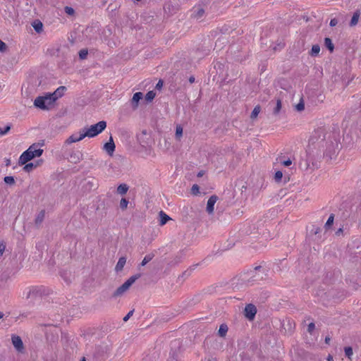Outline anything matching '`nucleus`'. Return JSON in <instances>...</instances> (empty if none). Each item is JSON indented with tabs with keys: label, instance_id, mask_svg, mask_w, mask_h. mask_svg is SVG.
Returning a JSON list of instances; mask_svg holds the SVG:
<instances>
[{
	"label": "nucleus",
	"instance_id": "72a5a7b5",
	"mask_svg": "<svg viewBox=\"0 0 361 361\" xmlns=\"http://www.w3.org/2000/svg\"><path fill=\"white\" fill-rule=\"evenodd\" d=\"M10 129H11V126L10 125H7L4 128H1L0 127V135H6L10 130Z\"/></svg>",
	"mask_w": 361,
	"mask_h": 361
},
{
	"label": "nucleus",
	"instance_id": "b1692460",
	"mask_svg": "<svg viewBox=\"0 0 361 361\" xmlns=\"http://www.w3.org/2000/svg\"><path fill=\"white\" fill-rule=\"evenodd\" d=\"M281 107H282L281 101V99H279L276 100V106L273 110L274 114L278 115L279 114V112L281 111Z\"/></svg>",
	"mask_w": 361,
	"mask_h": 361
},
{
	"label": "nucleus",
	"instance_id": "bf43d9fd",
	"mask_svg": "<svg viewBox=\"0 0 361 361\" xmlns=\"http://www.w3.org/2000/svg\"><path fill=\"white\" fill-rule=\"evenodd\" d=\"M8 164H9V160H8V161H6V166H8Z\"/></svg>",
	"mask_w": 361,
	"mask_h": 361
},
{
	"label": "nucleus",
	"instance_id": "864d4df0",
	"mask_svg": "<svg viewBox=\"0 0 361 361\" xmlns=\"http://www.w3.org/2000/svg\"><path fill=\"white\" fill-rule=\"evenodd\" d=\"M328 361H331L333 360V357L331 355H329L327 357Z\"/></svg>",
	"mask_w": 361,
	"mask_h": 361
},
{
	"label": "nucleus",
	"instance_id": "9d476101",
	"mask_svg": "<svg viewBox=\"0 0 361 361\" xmlns=\"http://www.w3.org/2000/svg\"><path fill=\"white\" fill-rule=\"evenodd\" d=\"M310 320V318H307L306 319H305L302 322V325L304 327H307V331L308 333L312 334L315 329V324L313 319H312L311 321Z\"/></svg>",
	"mask_w": 361,
	"mask_h": 361
},
{
	"label": "nucleus",
	"instance_id": "ea45409f",
	"mask_svg": "<svg viewBox=\"0 0 361 361\" xmlns=\"http://www.w3.org/2000/svg\"><path fill=\"white\" fill-rule=\"evenodd\" d=\"M4 182L7 184H13L15 180L12 176H6L4 178Z\"/></svg>",
	"mask_w": 361,
	"mask_h": 361
},
{
	"label": "nucleus",
	"instance_id": "603ef678",
	"mask_svg": "<svg viewBox=\"0 0 361 361\" xmlns=\"http://www.w3.org/2000/svg\"><path fill=\"white\" fill-rule=\"evenodd\" d=\"M189 81H190V83H192L195 81V78L194 77H190L189 78Z\"/></svg>",
	"mask_w": 361,
	"mask_h": 361
},
{
	"label": "nucleus",
	"instance_id": "a878e982",
	"mask_svg": "<svg viewBox=\"0 0 361 361\" xmlns=\"http://www.w3.org/2000/svg\"><path fill=\"white\" fill-rule=\"evenodd\" d=\"M260 110H261L260 106H256L251 113L250 118L252 119L256 118L257 117L258 114H259Z\"/></svg>",
	"mask_w": 361,
	"mask_h": 361
},
{
	"label": "nucleus",
	"instance_id": "1a4fd4ad",
	"mask_svg": "<svg viewBox=\"0 0 361 361\" xmlns=\"http://www.w3.org/2000/svg\"><path fill=\"white\" fill-rule=\"evenodd\" d=\"M217 199L218 198L216 195H212L209 198L206 208V210L208 212V214H213L214 210V204L216 202Z\"/></svg>",
	"mask_w": 361,
	"mask_h": 361
},
{
	"label": "nucleus",
	"instance_id": "5701e85b",
	"mask_svg": "<svg viewBox=\"0 0 361 361\" xmlns=\"http://www.w3.org/2000/svg\"><path fill=\"white\" fill-rule=\"evenodd\" d=\"M324 44L326 46V47L331 51L332 52L334 49V44L332 43V41L330 38L329 37H326L325 39H324Z\"/></svg>",
	"mask_w": 361,
	"mask_h": 361
},
{
	"label": "nucleus",
	"instance_id": "3c124183",
	"mask_svg": "<svg viewBox=\"0 0 361 361\" xmlns=\"http://www.w3.org/2000/svg\"><path fill=\"white\" fill-rule=\"evenodd\" d=\"M329 342H330V337L326 336V338H325V343H326V344H329Z\"/></svg>",
	"mask_w": 361,
	"mask_h": 361
},
{
	"label": "nucleus",
	"instance_id": "f8f14e48",
	"mask_svg": "<svg viewBox=\"0 0 361 361\" xmlns=\"http://www.w3.org/2000/svg\"><path fill=\"white\" fill-rule=\"evenodd\" d=\"M37 293H38V290L37 288L29 287L24 290L23 295L26 299H29L30 298H32L35 295H37Z\"/></svg>",
	"mask_w": 361,
	"mask_h": 361
},
{
	"label": "nucleus",
	"instance_id": "052dcab7",
	"mask_svg": "<svg viewBox=\"0 0 361 361\" xmlns=\"http://www.w3.org/2000/svg\"><path fill=\"white\" fill-rule=\"evenodd\" d=\"M8 164H9V160H8V161H6V166H8Z\"/></svg>",
	"mask_w": 361,
	"mask_h": 361
},
{
	"label": "nucleus",
	"instance_id": "5fc2aeb1",
	"mask_svg": "<svg viewBox=\"0 0 361 361\" xmlns=\"http://www.w3.org/2000/svg\"><path fill=\"white\" fill-rule=\"evenodd\" d=\"M4 316L3 313L0 312V319L2 318Z\"/></svg>",
	"mask_w": 361,
	"mask_h": 361
},
{
	"label": "nucleus",
	"instance_id": "f704fd0d",
	"mask_svg": "<svg viewBox=\"0 0 361 361\" xmlns=\"http://www.w3.org/2000/svg\"><path fill=\"white\" fill-rule=\"evenodd\" d=\"M345 355L349 358L350 359L351 358V356L353 355V349L351 347H346L345 348Z\"/></svg>",
	"mask_w": 361,
	"mask_h": 361
},
{
	"label": "nucleus",
	"instance_id": "a18cd8bd",
	"mask_svg": "<svg viewBox=\"0 0 361 361\" xmlns=\"http://www.w3.org/2000/svg\"><path fill=\"white\" fill-rule=\"evenodd\" d=\"M337 23H338V21L336 19H335V18L331 19L330 21V26L334 27L337 25Z\"/></svg>",
	"mask_w": 361,
	"mask_h": 361
},
{
	"label": "nucleus",
	"instance_id": "6ab92c4d",
	"mask_svg": "<svg viewBox=\"0 0 361 361\" xmlns=\"http://www.w3.org/2000/svg\"><path fill=\"white\" fill-rule=\"evenodd\" d=\"M359 18H360V11H357L354 13L352 18H351V20H350V26H355L357 25V23H358V20H359Z\"/></svg>",
	"mask_w": 361,
	"mask_h": 361
},
{
	"label": "nucleus",
	"instance_id": "4468645a",
	"mask_svg": "<svg viewBox=\"0 0 361 361\" xmlns=\"http://www.w3.org/2000/svg\"><path fill=\"white\" fill-rule=\"evenodd\" d=\"M143 94L142 92H138L133 94L131 102L133 108H137L139 101L142 99Z\"/></svg>",
	"mask_w": 361,
	"mask_h": 361
},
{
	"label": "nucleus",
	"instance_id": "e433bc0d",
	"mask_svg": "<svg viewBox=\"0 0 361 361\" xmlns=\"http://www.w3.org/2000/svg\"><path fill=\"white\" fill-rule=\"evenodd\" d=\"M282 177H283V173L281 171H278L275 173L274 178H275L276 181H277V182L281 181Z\"/></svg>",
	"mask_w": 361,
	"mask_h": 361
},
{
	"label": "nucleus",
	"instance_id": "aec40b11",
	"mask_svg": "<svg viewBox=\"0 0 361 361\" xmlns=\"http://www.w3.org/2000/svg\"><path fill=\"white\" fill-rule=\"evenodd\" d=\"M128 190V186L126 184H121L117 188V192L120 195H125Z\"/></svg>",
	"mask_w": 361,
	"mask_h": 361
},
{
	"label": "nucleus",
	"instance_id": "c85d7f7f",
	"mask_svg": "<svg viewBox=\"0 0 361 361\" xmlns=\"http://www.w3.org/2000/svg\"><path fill=\"white\" fill-rule=\"evenodd\" d=\"M295 109L298 111H302L305 109V104L303 99L301 98L300 102L295 106Z\"/></svg>",
	"mask_w": 361,
	"mask_h": 361
},
{
	"label": "nucleus",
	"instance_id": "de8ad7c7",
	"mask_svg": "<svg viewBox=\"0 0 361 361\" xmlns=\"http://www.w3.org/2000/svg\"><path fill=\"white\" fill-rule=\"evenodd\" d=\"M312 55L316 54V45H313L311 49Z\"/></svg>",
	"mask_w": 361,
	"mask_h": 361
},
{
	"label": "nucleus",
	"instance_id": "37998d69",
	"mask_svg": "<svg viewBox=\"0 0 361 361\" xmlns=\"http://www.w3.org/2000/svg\"><path fill=\"white\" fill-rule=\"evenodd\" d=\"M5 247V245L3 243H0V256L3 255Z\"/></svg>",
	"mask_w": 361,
	"mask_h": 361
},
{
	"label": "nucleus",
	"instance_id": "473e14b6",
	"mask_svg": "<svg viewBox=\"0 0 361 361\" xmlns=\"http://www.w3.org/2000/svg\"><path fill=\"white\" fill-rule=\"evenodd\" d=\"M334 214H331L329 216L327 221L326 222L325 227L326 228L330 227L333 224V223H334Z\"/></svg>",
	"mask_w": 361,
	"mask_h": 361
},
{
	"label": "nucleus",
	"instance_id": "423d86ee",
	"mask_svg": "<svg viewBox=\"0 0 361 361\" xmlns=\"http://www.w3.org/2000/svg\"><path fill=\"white\" fill-rule=\"evenodd\" d=\"M86 136V134L85 133V130H82L80 131L78 133L73 134L71 135L66 141L68 144H71L73 142H79L82 140L83 138H85Z\"/></svg>",
	"mask_w": 361,
	"mask_h": 361
},
{
	"label": "nucleus",
	"instance_id": "20e7f679",
	"mask_svg": "<svg viewBox=\"0 0 361 361\" xmlns=\"http://www.w3.org/2000/svg\"><path fill=\"white\" fill-rule=\"evenodd\" d=\"M106 127V123L101 121L96 124L90 126L87 128H84L87 137H93L101 133Z\"/></svg>",
	"mask_w": 361,
	"mask_h": 361
},
{
	"label": "nucleus",
	"instance_id": "cd10ccee",
	"mask_svg": "<svg viewBox=\"0 0 361 361\" xmlns=\"http://www.w3.org/2000/svg\"><path fill=\"white\" fill-rule=\"evenodd\" d=\"M156 96V93L154 91H149L145 95V99L147 102H152Z\"/></svg>",
	"mask_w": 361,
	"mask_h": 361
},
{
	"label": "nucleus",
	"instance_id": "f03ea898",
	"mask_svg": "<svg viewBox=\"0 0 361 361\" xmlns=\"http://www.w3.org/2000/svg\"><path fill=\"white\" fill-rule=\"evenodd\" d=\"M43 145L44 142L31 145L28 149L20 155L19 158V164L20 165H24L32 159L42 156L43 149L41 147Z\"/></svg>",
	"mask_w": 361,
	"mask_h": 361
},
{
	"label": "nucleus",
	"instance_id": "f3484780",
	"mask_svg": "<svg viewBox=\"0 0 361 361\" xmlns=\"http://www.w3.org/2000/svg\"><path fill=\"white\" fill-rule=\"evenodd\" d=\"M159 224L163 226L167 223L168 221L171 219V218L163 211H161L159 214Z\"/></svg>",
	"mask_w": 361,
	"mask_h": 361
},
{
	"label": "nucleus",
	"instance_id": "393cba45",
	"mask_svg": "<svg viewBox=\"0 0 361 361\" xmlns=\"http://www.w3.org/2000/svg\"><path fill=\"white\" fill-rule=\"evenodd\" d=\"M153 257H154L153 254H148V255H145V257L142 259L140 265L142 267L145 266L148 262H149L153 259Z\"/></svg>",
	"mask_w": 361,
	"mask_h": 361
},
{
	"label": "nucleus",
	"instance_id": "c9c22d12",
	"mask_svg": "<svg viewBox=\"0 0 361 361\" xmlns=\"http://www.w3.org/2000/svg\"><path fill=\"white\" fill-rule=\"evenodd\" d=\"M88 51L87 49H81L79 51V56L81 59H85L87 56Z\"/></svg>",
	"mask_w": 361,
	"mask_h": 361
},
{
	"label": "nucleus",
	"instance_id": "c03bdc74",
	"mask_svg": "<svg viewBox=\"0 0 361 361\" xmlns=\"http://www.w3.org/2000/svg\"><path fill=\"white\" fill-rule=\"evenodd\" d=\"M291 164H292V161L290 159H288V160L283 161L282 162V164L285 166H289Z\"/></svg>",
	"mask_w": 361,
	"mask_h": 361
},
{
	"label": "nucleus",
	"instance_id": "39448f33",
	"mask_svg": "<svg viewBox=\"0 0 361 361\" xmlns=\"http://www.w3.org/2000/svg\"><path fill=\"white\" fill-rule=\"evenodd\" d=\"M140 274L130 276L126 282H124L123 284H122L115 290V292L113 293V297L118 298L121 296L129 289V288L135 282V281L140 278Z\"/></svg>",
	"mask_w": 361,
	"mask_h": 361
},
{
	"label": "nucleus",
	"instance_id": "7c9ffc66",
	"mask_svg": "<svg viewBox=\"0 0 361 361\" xmlns=\"http://www.w3.org/2000/svg\"><path fill=\"white\" fill-rule=\"evenodd\" d=\"M37 164H35L33 163H28V164L26 163L24 166V170L27 172H30L34 168L37 167Z\"/></svg>",
	"mask_w": 361,
	"mask_h": 361
},
{
	"label": "nucleus",
	"instance_id": "0eeeda50",
	"mask_svg": "<svg viewBox=\"0 0 361 361\" xmlns=\"http://www.w3.org/2000/svg\"><path fill=\"white\" fill-rule=\"evenodd\" d=\"M256 313H257V310L254 305L249 304V305H246V307L245 308V315L248 319H250V320L253 319Z\"/></svg>",
	"mask_w": 361,
	"mask_h": 361
},
{
	"label": "nucleus",
	"instance_id": "a19ab883",
	"mask_svg": "<svg viewBox=\"0 0 361 361\" xmlns=\"http://www.w3.org/2000/svg\"><path fill=\"white\" fill-rule=\"evenodd\" d=\"M6 49V44L0 39V51H5Z\"/></svg>",
	"mask_w": 361,
	"mask_h": 361
},
{
	"label": "nucleus",
	"instance_id": "a211bd4d",
	"mask_svg": "<svg viewBox=\"0 0 361 361\" xmlns=\"http://www.w3.org/2000/svg\"><path fill=\"white\" fill-rule=\"evenodd\" d=\"M284 47V43L282 40H279L276 44H273L271 45V49L274 51H280Z\"/></svg>",
	"mask_w": 361,
	"mask_h": 361
},
{
	"label": "nucleus",
	"instance_id": "4c0bfd02",
	"mask_svg": "<svg viewBox=\"0 0 361 361\" xmlns=\"http://www.w3.org/2000/svg\"><path fill=\"white\" fill-rule=\"evenodd\" d=\"M64 10H65L66 13L69 16H73L75 13L74 9L69 6H66Z\"/></svg>",
	"mask_w": 361,
	"mask_h": 361
},
{
	"label": "nucleus",
	"instance_id": "6e6d98bb",
	"mask_svg": "<svg viewBox=\"0 0 361 361\" xmlns=\"http://www.w3.org/2000/svg\"><path fill=\"white\" fill-rule=\"evenodd\" d=\"M307 153H310V146H309V148L307 149Z\"/></svg>",
	"mask_w": 361,
	"mask_h": 361
},
{
	"label": "nucleus",
	"instance_id": "09e8293b",
	"mask_svg": "<svg viewBox=\"0 0 361 361\" xmlns=\"http://www.w3.org/2000/svg\"><path fill=\"white\" fill-rule=\"evenodd\" d=\"M342 233H343V229H342V228H339V229L336 232V235H341Z\"/></svg>",
	"mask_w": 361,
	"mask_h": 361
},
{
	"label": "nucleus",
	"instance_id": "9b49d317",
	"mask_svg": "<svg viewBox=\"0 0 361 361\" xmlns=\"http://www.w3.org/2000/svg\"><path fill=\"white\" fill-rule=\"evenodd\" d=\"M66 89V87L60 86L53 93H50L52 99H54V102L63 95Z\"/></svg>",
	"mask_w": 361,
	"mask_h": 361
},
{
	"label": "nucleus",
	"instance_id": "ddd939ff",
	"mask_svg": "<svg viewBox=\"0 0 361 361\" xmlns=\"http://www.w3.org/2000/svg\"><path fill=\"white\" fill-rule=\"evenodd\" d=\"M104 149L109 155L113 154L115 150V144L111 137H110L109 142L104 144Z\"/></svg>",
	"mask_w": 361,
	"mask_h": 361
},
{
	"label": "nucleus",
	"instance_id": "58836bf2",
	"mask_svg": "<svg viewBox=\"0 0 361 361\" xmlns=\"http://www.w3.org/2000/svg\"><path fill=\"white\" fill-rule=\"evenodd\" d=\"M199 190H200L199 186L195 184L192 186L191 192L193 195H197L199 193Z\"/></svg>",
	"mask_w": 361,
	"mask_h": 361
},
{
	"label": "nucleus",
	"instance_id": "bb28decb",
	"mask_svg": "<svg viewBox=\"0 0 361 361\" xmlns=\"http://www.w3.org/2000/svg\"><path fill=\"white\" fill-rule=\"evenodd\" d=\"M176 138L178 140H180L183 135V128L180 126H177L176 129Z\"/></svg>",
	"mask_w": 361,
	"mask_h": 361
},
{
	"label": "nucleus",
	"instance_id": "dca6fc26",
	"mask_svg": "<svg viewBox=\"0 0 361 361\" xmlns=\"http://www.w3.org/2000/svg\"><path fill=\"white\" fill-rule=\"evenodd\" d=\"M126 263V258L125 257H120L118 259V261L116 265L115 270L117 272L121 271L123 269Z\"/></svg>",
	"mask_w": 361,
	"mask_h": 361
},
{
	"label": "nucleus",
	"instance_id": "412c9836",
	"mask_svg": "<svg viewBox=\"0 0 361 361\" xmlns=\"http://www.w3.org/2000/svg\"><path fill=\"white\" fill-rule=\"evenodd\" d=\"M228 326L226 324H221L219 327L218 334L221 337H224L228 331Z\"/></svg>",
	"mask_w": 361,
	"mask_h": 361
},
{
	"label": "nucleus",
	"instance_id": "7ed1b4c3",
	"mask_svg": "<svg viewBox=\"0 0 361 361\" xmlns=\"http://www.w3.org/2000/svg\"><path fill=\"white\" fill-rule=\"evenodd\" d=\"M54 99H52L50 93L44 96L37 97L34 101V105L40 109H49L54 103Z\"/></svg>",
	"mask_w": 361,
	"mask_h": 361
},
{
	"label": "nucleus",
	"instance_id": "4be33fe9",
	"mask_svg": "<svg viewBox=\"0 0 361 361\" xmlns=\"http://www.w3.org/2000/svg\"><path fill=\"white\" fill-rule=\"evenodd\" d=\"M44 216H45V212L44 210L40 211L37 214V215L36 216V219H35L36 224H41L43 221V220L44 219Z\"/></svg>",
	"mask_w": 361,
	"mask_h": 361
},
{
	"label": "nucleus",
	"instance_id": "49530a36",
	"mask_svg": "<svg viewBox=\"0 0 361 361\" xmlns=\"http://www.w3.org/2000/svg\"><path fill=\"white\" fill-rule=\"evenodd\" d=\"M163 85V82L161 80H159L157 84L156 85V88L161 89Z\"/></svg>",
	"mask_w": 361,
	"mask_h": 361
},
{
	"label": "nucleus",
	"instance_id": "2f4dec72",
	"mask_svg": "<svg viewBox=\"0 0 361 361\" xmlns=\"http://www.w3.org/2000/svg\"><path fill=\"white\" fill-rule=\"evenodd\" d=\"M33 27L36 32H40L42 30V23L41 22L35 23Z\"/></svg>",
	"mask_w": 361,
	"mask_h": 361
},
{
	"label": "nucleus",
	"instance_id": "8fccbe9b",
	"mask_svg": "<svg viewBox=\"0 0 361 361\" xmlns=\"http://www.w3.org/2000/svg\"><path fill=\"white\" fill-rule=\"evenodd\" d=\"M204 174V171H200L197 173V176H198V177H202Z\"/></svg>",
	"mask_w": 361,
	"mask_h": 361
},
{
	"label": "nucleus",
	"instance_id": "c756f323",
	"mask_svg": "<svg viewBox=\"0 0 361 361\" xmlns=\"http://www.w3.org/2000/svg\"><path fill=\"white\" fill-rule=\"evenodd\" d=\"M128 204V200L126 198H122L120 201V208L122 210L127 209Z\"/></svg>",
	"mask_w": 361,
	"mask_h": 361
},
{
	"label": "nucleus",
	"instance_id": "f257e3e1",
	"mask_svg": "<svg viewBox=\"0 0 361 361\" xmlns=\"http://www.w3.org/2000/svg\"><path fill=\"white\" fill-rule=\"evenodd\" d=\"M323 137L320 141V147L324 149V156L332 159L340 149V135L336 132H326Z\"/></svg>",
	"mask_w": 361,
	"mask_h": 361
},
{
	"label": "nucleus",
	"instance_id": "79ce46f5",
	"mask_svg": "<svg viewBox=\"0 0 361 361\" xmlns=\"http://www.w3.org/2000/svg\"><path fill=\"white\" fill-rule=\"evenodd\" d=\"M133 314V310H131L124 317H123V321L124 322H127L130 317Z\"/></svg>",
	"mask_w": 361,
	"mask_h": 361
},
{
	"label": "nucleus",
	"instance_id": "6e6552de",
	"mask_svg": "<svg viewBox=\"0 0 361 361\" xmlns=\"http://www.w3.org/2000/svg\"><path fill=\"white\" fill-rule=\"evenodd\" d=\"M11 341H12V344L13 345V346L16 349V350L21 352L23 350V348H24L23 343L20 336H18L17 335H12Z\"/></svg>",
	"mask_w": 361,
	"mask_h": 361
},
{
	"label": "nucleus",
	"instance_id": "2eb2a0df",
	"mask_svg": "<svg viewBox=\"0 0 361 361\" xmlns=\"http://www.w3.org/2000/svg\"><path fill=\"white\" fill-rule=\"evenodd\" d=\"M204 10L202 7L198 6L194 8L192 16L195 18L199 20L204 16Z\"/></svg>",
	"mask_w": 361,
	"mask_h": 361
},
{
	"label": "nucleus",
	"instance_id": "13d9d810",
	"mask_svg": "<svg viewBox=\"0 0 361 361\" xmlns=\"http://www.w3.org/2000/svg\"><path fill=\"white\" fill-rule=\"evenodd\" d=\"M80 361H86V360L85 357H83Z\"/></svg>",
	"mask_w": 361,
	"mask_h": 361
},
{
	"label": "nucleus",
	"instance_id": "4d7b16f0",
	"mask_svg": "<svg viewBox=\"0 0 361 361\" xmlns=\"http://www.w3.org/2000/svg\"><path fill=\"white\" fill-rule=\"evenodd\" d=\"M319 51H320V49H319V48L317 47V54H319Z\"/></svg>",
	"mask_w": 361,
	"mask_h": 361
}]
</instances>
